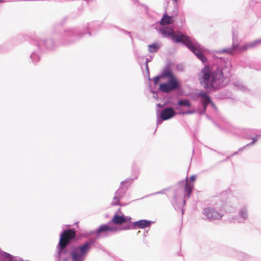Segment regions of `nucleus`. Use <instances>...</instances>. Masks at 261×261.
I'll use <instances>...</instances> for the list:
<instances>
[{"label": "nucleus", "mask_w": 261, "mask_h": 261, "mask_svg": "<svg viewBox=\"0 0 261 261\" xmlns=\"http://www.w3.org/2000/svg\"><path fill=\"white\" fill-rule=\"evenodd\" d=\"M195 179H196V176H195V175H192L190 177V180L192 182L194 181L195 180Z\"/></svg>", "instance_id": "nucleus-22"}, {"label": "nucleus", "mask_w": 261, "mask_h": 261, "mask_svg": "<svg viewBox=\"0 0 261 261\" xmlns=\"http://www.w3.org/2000/svg\"><path fill=\"white\" fill-rule=\"evenodd\" d=\"M91 247L90 242H86L83 245L75 247L73 248L71 256L73 261H82L84 257L87 254Z\"/></svg>", "instance_id": "nucleus-4"}, {"label": "nucleus", "mask_w": 261, "mask_h": 261, "mask_svg": "<svg viewBox=\"0 0 261 261\" xmlns=\"http://www.w3.org/2000/svg\"><path fill=\"white\" fill-rule=\"evenodd\" d=\"M240 215L243 218H246L247 216V212L246 210L242 209L240 211Z\"/></svg>", "instance_id": "nucleus-19"}, {"label": "nucleus", "mask_w": 261, "mask_h": 261, "mask_svg": "<svg viewBox=\"0 0 261 261\" xmlns=\"http://www.w3.org/2000/svg\"><path fill=\"white\" fill-rule=\"evenodd\" d=\"M162 78L168 77V80H171L173 78L176 79V77L172 74V72L167 70L164 71L161 75Z\"/></svg>", "instance_id": "nucleus-14"}, {"label": "nucleus", "mask_w": 261, "mask_h": 261, "mask_svg": "<svg viewBox=\"0 0 261 261\" xmlns=\"http://www.w3.org/2000/svg\"><path fill=\"white\" fill-rule=\"evenodd\" d=\"M178 105L179 106H186L189 107L191 106V103L189 100H180L178 101Z\"/></svg>", "instance_id": "nucleus-17"}, {"label": "nucleus", "mask_w": 261, "mask_h": 261, "mask_svg": "<svg viewBox=\"0 0 261 261\" xmlns=\"http://www.w3.org/2000/svg\"><path fill=\"white\" fill-rule=\"evenodd\" d=\"M161 33L166 37L170 36L176 42H181L193 53L202 62H206V58L203 54V50L199 44L194 39L182 34H176L170 28H165L160 30Z\"/></svg>", "instance_id": "nucleus-1"}, {"label": "nucleus", "mask_w": 261, "mask_h": 261, "mask_svg": "<svg viewBox=\"0 0 261 261\" xmlns=\"http://www.w3.org/2000/svg\"><path fill=\"white\" fill-rule=\"evenodd\" d=\"M257 140V138L255 137L253 139L252 142L250 143L251 144H253Z\"/></svg>", "instance_id": "nucleus-23"}, {"label": "nucleus", "mask_w": 261, "mask_h": 261, "mask_svg": "<svg viewBox=\"0 0 261 261\" xmlns=\"http://www.w3.org/2000/svg\"><path fill=\"white\" fill-rule=\"evenodd\" d=\"M179 83L176 79L172 77L168 80L167 83H162L159 86V90L164 93H169L179 88Z\"/></svg>", "instance_id": "nucleus-5"}, {"label": "nucleus", "mask_w": 261, "mask_h": 261, "mask_svg": "<svg viewBox=\"0 0 261 261\" xmlns=\"http://www.w3.org/2000/svg\"><path fill=\"white\" fill-rule=\"evenodd\" d=\"M118 202H119V199L118 197H114V199H113V204L114 205H117L118 204Z\"/></svg>", "instance_id": "nucleus-21"}, {"label": "nucleus", "mask_w": 261, "mask_h": 261, "mask_svg": "<svg viewBox=\"0 0 261 261\" xmlns=\"http://www.w3.org/2000/svg\"><path fill=\"white\" fill-rule=\"evenodd\" d=\"M236 48V46H234V47H233V49H234Z\"/></svg>", "instance_id": "nucleus-27"}, {"label": "nucleus", "mask_w": 261, "mask_h": 261, "mask_svg": "<svg viewBox=\"0 0 261 261\" xmlns=\"http://www.w3.org/2000/svg\"><path fill=\"white\" fill-rule=\"evenodd\" d=\"M150 221L141 220L134 223V225L138 228H145L150 225Z\"/></svg>", "instance_id": "nucleus-12"}, {"label": "nucleus", "mask_w": 261, "mask_h": 261, "mask_svg": "<svg viewBox=\"0 0 261 261\" xmlns=\"http://www.w3.org/2000/svg\"><path fill=\"white\" fill-rule=\"evenodd\" d=\"M111 222L116 225H122L127 222V219L124 215H118L115 214L112 219Z\"/></svg>", "instance_id": "nucleus-10"}, {"label": "nucleus", "mask_w": 261, "mask_h": 261, "mask_svg": "<svg viewBox=\"0 0 261 261\" xmlns=\"http://www.w3.org/2000/svg\"><path fill=\"white\" fill-rule=\"evenodd\" d=\"M261 43V39L256 40L252 42L247 43L243 46H240L241 50H246L248 48H252Z\"/></svg>", "instance_id": "nucleus-11"}, {"label": "nucleus", "mask_w": 261, "mask_h": 261, "mask_svg": "<svg viewBox=\"0 0 261 261\" xmlns=\"http://www.w3.org/2000/svg\"><path fill=\"white\" fill-rule=\"evenodd\" d=\"M172 17L165 14L161 19V24L162 25H166L172 23Z\"/></svg>", "instance_id": "nucleus-13"}, {"label": "nucleus", "mask_w": 261, "mask_h": 261, "mask_svg": "<svg viewBox=\"0 0 261 261\" xmlns=\"http://www.w3.org/2000/svg\"><path fill=\"white\" fill-rule=\"evenodd\" d=\"M204 213L205 216L209 219H220L223 216V215L210 207L205 208Z\"/></svg>", "instance_id": "nucleus-6"}, {"label": "nucleus", "mask_w": 261, "mask_h": 261, "mask_svg": "<svg viewBox=\"0 0 261 261\" xmlns=\"http://www.w3.org/2000/svg\"><path fill=\"white\" fill-rule=\"evenodd\" d=\"M193 186L189 184L188 182H186L185 187V196H187L188 198L190 197V194L192 191Z\"/></svg>", "instance_id": "nucleus-15"}, {"label": "nucleus", "mask_w": 261, "mask_h": 261, "mask_svg": "<svg viewBox=\"0 0 261 261\" xmlns=\"http://www.w3.org/2000/svg\"><path fill=\"white\" fill-rule=\"evenodd\" d=\"M199 95L202 99V105L204 110L206 109L207 106L209 103H211L213 106L215 107V104L211 100L210 97L206 92H201Z\"/></svg>", "instance_id": "nucleus-9"}, {"label": "nucleus", "mask_w": 261, "mask_h": 261, "mask_svg": "<svg viewBox=\"0 0 261 261\" xmlns=\"http://www.w3.org/2000/svg\"><path fill=\"white\" fill-rule=\"evenodd\" d=\"M175 114L176 112L172 108H166L161 113L160 118L163 120H166L172 118Z\"/></svg>", "instance_id": "nucleus-7"}, {"label": "nucleus", "mask_w": 261, "mask_h": 261, "mask_svg": "<svg viewBox=\"0 0 261 261\" xmlns=\"http://www.w3.org/2000/svg\"><path fill=\"white\" fill-rule=\"evenodd\" d=\"M228 52L229 53H232V51L230 49H229V51H228Z\"/></svg>", "instance_id": "nucleus-24"}, {"label": "nucleus", "mask_w": 261, "mask_h": 261, "mask_svg": "<svg viewBox=\"0 0 261 261\" xmlns=\"http://www.w3.org/2000/svg\"><path fill=\"white\" fill-rule=\"evenodd\" d=\"M76 237L75 231L73 229H68L63 231L60 236L59 242V253L60 254L62 251L68 246L70 241Z\"/></svg>", "instance_id": "nucleus-3"}, {"label": "nucleus", "mask_w": 261, "mask_h": 261, "mask_svg": "<svg viewBox=\"0 0 261 261\" xmlns=\"http://www.w3.org/2000/svg\"><path fill=\"white\" fill-rule=\"evenodd\" d=\"M118 230L116 227H112L107 224H103L100 225L96 230L97 234H100L102 233L110 232H115Z\"/></svg>", "instance_id": "nucleus-8"}, {"label": "nucleus", "mask_w": 261, "mask_h": 261, "mask_svg": "<svg viewBox=\"0 0 261 261\" xmlns=\"http://www.w3.org/2000/svg\"><path fill=\"white\" fill-rule=\"evenodd\" d=\"M159 48H160L159 46H158L156 44H152L148 45V50H149V51L150 53H155V52L157 51V50H158V49Z\"/></svg>", "instance_id": "nucleus-16"}, {"label": "nucleus", "mask_w": 261, "mask_h": 261, "mask_svg": "<svg viewBox=\"0 0 261 261\" xmlns=\"http://www.w3.org/2000/svg\"><path fill=\"white\" fill-rule=\"evenodd\" d=\"M4 2V0H0V3H3V2Z\"/></svg>", "instance_id": "nucleus-25"}, {"label": "nucleus", "mask_w": 261, "mask_h": 261, "mask_svg": "<svg viewBox=\"0 0 261 261\" xmlns=\"http://www.w3.org/2000/svg\"><path fill=\"white\" fill-rule=\"evenodd\" d=\"M201 74L202 82L204 83V87L206 89L217 87L219 81L223 77L222 71L220 69H217L212 72L210 68L207 66L202 69Z\"/></svg>", "instance_id": "nucleus-2"}, {"label": "nucleus", "mask_w": 261, "mask_h": 261, "mask_svg": "<svg viewBox=\"0 0 261 261\" xmlns=\"http://www.w3.org/2000/svg\"><path fill=\"white\" fill-rule=\"evenodd\" d=\"M160 78H162V77H161V76H155V77L154 78V79H153V82H154V85H156L158 84V83H159V81H160Z\"/></svg>", "instance_id": "nucleus-20"}, {"label": "nucleus", "mask_w": 261, "mask_h": 261, "mask_svg": "<svg viewBox=\"0 0 261 261\" xmlns=\"http://www.w3.org/2000/svg\"><path fill=\"white\" fill-rule=\"evenodd\" d=\"M5 261H20L15 258V257H13L10 254L7 255L5 257Z\"/></svg>", "instance_id": "nucleus-18"}, {"label": "nucleus", "mask_w": 261, "mask_h": 261, "mask_svg": "<svg viewBox=\"0 0 261 261\" xmlns=\"http://www.w3.org/2000/svg\"><path fill=\"white\" fill-rule=\"evenodd\" d=\"M190 113H191V112H188L186 113V114H190Z\"/></svg>", "instance_id": "nucleus-26"}, {"label": "nucleus", "mask_w": 261, "mask_h": 261, "mask_svg": "<svg viewBox=\"0 0 261 261\" xmlns=\"http://www.w3.org/2000/svg\"><path fill=\"white\" fill-rule=\"evenodd\" d=\"M177 0H174V1H175V2H177Z\"/></svg>", "instance_id": "nucleus-28"}]
</instances>
